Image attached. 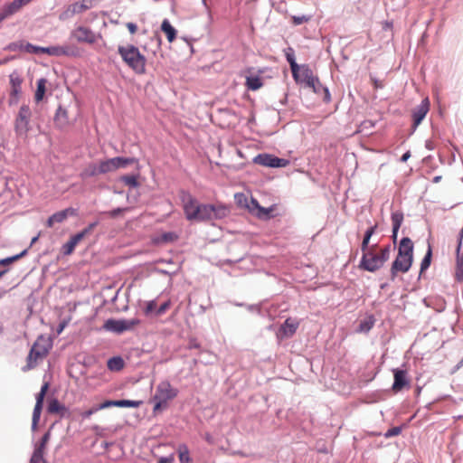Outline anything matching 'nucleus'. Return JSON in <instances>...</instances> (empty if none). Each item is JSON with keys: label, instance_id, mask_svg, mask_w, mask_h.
<instances>
[{"label": "nucleus", "instance_id": "f257e3e1", "mask_svg": "<svg viewBox=\"0 0 463 463\" xmlns=\"http://www.w3.org/2000/svg\"><path fill=\"white\" fill-rule=\"evenodd\" d=\"M184 212L189 221L205 222L221 219L227 214V209L222 205L201 204L190 194L183 198Z\"/></svg>", "mask_w": 463, "mask_h": 463}, {"label": "nucleus", "instance_id": "f03ea898", "mask_svg": "<svg viewBox=\"0 0 463 463\" xmlns=\"http://www.w3.org/2000/svg\"><path fill=\"white\" fill-rule=\"evenodd\" d=\"M392 250V248L390 244L382 248H379L377 244L372 245L371 250L363 253L359 269L369 272L379 270L390 259Z\"/></svg>", "mask_w": 463, "mask_h": 463}, {"label": "nucleus", "instance_id": "7ed1b4c3", "mask_svg": "<svg viewBox=\"0 0 463 463\" xmlns=\"http://www.w3.org/2000/svg\"><path fill=\"white\" fill-rule=\"evenodd\" d=\"M412 261L413 243L410 238H402L400 241L398 255L391 267L392 279H394L399 272L406 273L411 267Z\"/></svg>", "mask_w": 463, "mask_h": 463}, {"label": "nucleus", "instance_id": "20e7f679", "mask_svg": "<svg viewBox=\"0 0 463 463\" xmlns=\"http://www.w3.org/2000/svg\"><path fill=\"white\" fill-rule=\"evenodd\" d=\"M298 83L305 84L307 88L311 89L317 94H322L325 102L331 100V96L327 88L324 87L319 79L314 75L311 69L307 65L300 66L296 74H292Z\"/></svg>", "mask_w": 463, "mask_h": 463}, {"label": "nucleus", "instance_id": "39448f33", "mask_svg": "<svg viewBox=\"0 0 463 463\" xmlns=\"http://www.w3.org/2000/svg\"><path fill=\"white\" fill-rule=\"evenodd\" d=\"M118 52L122 61L136 73L144 74L146 72V58L137 47L133 44L119 45Z\"/></svg>", "mask_w": 463, "mask_h": 463}, {"label": "nucleus", "instance_id": "423d86ee", "mask_svg": "<svg viewBox=\"0 0 463 463\" xmlns=\"http://www.w3.org/2000/svg\"><path fill=\"white\" fill-rule=\"evenodd\" d=\"M177 394L178 390L174 388L168 381L159 383L153 396L154 413L166 409L169 402L174 400Z\"/></svg>", "mask_w": 463, "mask_h": 463}, {"label": "nucleus", "instance_id": "0eeeda50", "mask_svg": "<svg viewBox=\"0 0 463 463\" xmlns=\"http://www.w3.org/2000/svg\"><path fill=\"white\" fill-rule=\"evenodd\" d=\"M51 346V344L44 337H38L33 345L26 358V364L22 370L27 372L35 368L39 362L43 361L47 356Z\"/></svg>", "mask_w": 463, "mask_h": 463}, {"label": "nucleus", "instance_id": "6e6552de", "mask_svg": "<svg viewBox=\"0 0 463 463\" xmlns=\"http://www.w3.org/2000/svg\"><path fill=\"white\" fill-rule=\"evenodd\" d=\"M140 324V320L137 318L133 319H108L103 327L108 331L116 333H122L124 331L132 330Z\"/></svg>", "mask_w": 463, "mask_h": 463}, {"label": "nucleus", "instance_id": "1a4fd4ad", "mask_svg": "<svg viewBox=\"0 0 463 463\" xmlns=\"http://www.w3.org/2000/svg\"><path fill=\"white\" fill-rule=\"evenodd\" d=\"M71 37L78 43L93 44L97 42L99 35H97L90 28L80 25L71 33Z\"/></svg>", "mask_w": 463, "mask_h": 463}, {"label": "nucleus", "instance_id": "9d476101", "mask_svg": "<svg viewBox=\"0 0 463 463\" xmlns=\"http://www.w3.org/2000/svg\"><path fill=\"white\" fill-rule=\"evenodd\" d=\"M254 163L268 167H286L289 161L269 154H260L254 158Z\"/></svg>", "mask_w": 463, "mask_h": 463}, {"label": "nucleus", "instance_id": "9b49d317", "mask_svg": "<svg viewBox=\"0 0 463 463\" xmlns=\"http://www.w3.org/2000/svg\"><path fill=\"white\" fill-rule=\"evenodd\" d=\"M96 0H81L68 5L62 15L64 18L72 17L75 14H82L95 5Z\"/></svg>", "mask_w": 463, "mask_h": 463}, {"label": "nucleus", "instance_id": "f8f14e48", "mask_svg": "<svg viewBox=\"0 0 463 463\" xmlns=\"http://www.w3.org/2000/svg\"><path fill=\"white\" fill-rule=\"evenodd\" d=\"M41 53L51 56H77V48L71 45L42 47Z\"/></svg>", "mask_w": 463, "mask_h": 463}, {"label": "nucleus", "instance_id": "ddd939ff", "mask_svg": "<svg viewBox=\"0 0 463 463\" xmlns=\"http://www.w3.org/2000/svg\"><path fill=\"white\" fill-rule=\"evenodd\" d=\"M298 326L299 322L298 320L291 317L287 318L277 333L278 338L282 340L291 337L296 333Z\"/></svg>", "mask_w": 463, "mask_h": 463}, {"label": "nucleus", "instance_id": "4468645a", "mask_svg": "<svg viewBox=\"0 0 463 463\" xmlns=\"http://www.w3.org/2000/svg\"><path fill=\"white\" fill-rule=\"evenodd\" d=\"M430 100L428 98L422 99L421 103L413 109L412 110V128L416 129L417 127L421 123L423 118L426 117L430 110Z\"/></svg>", "mask_w": 463, "mask_h": 463}, {"label": "nucleus", "instance_id": "2eb2a0df", "mask_svg": "<svg viewBox=\"0 0 463 463\" xmlns=\"http://www.w3.org/2000/svg\"><path fill=\"white\" fill-rule=\"evenodd\" d=\"M393 384L392 390L397 393L406 387H410V379L407 376V372L401 369H393Z\"/></svg>", "mask_w": 463, "mask_h": 463}, {"label": "nucleus", "instance_id": "dca6fc26", "mask_svg": "<svg viewBox=\"0 0 463 463\" xmlns=\"http://www.w3.org/2000/svg\"><path fill=\"white\" fill-rule=\"evenodd\" d=\"M31 109L28 106L24 105L20 108L18 116L15 120V128L17 132H26L31 118Z\"/></svg>", "mask_w": 463, "mask_h": 463}, {"label": "nucleus", "instance_id": "f3484780", "mask_svg": "<svg viewBox=\"0 0 463 463\" xmlns=\"http://www.w3.org/2000/svg\"><path fill=\"white\" fill-rule=\"evenodd\" d=\"M10 85H11V91H10V103H17L19 95L21 94L22 90V82L23 80L20 78V76L14 72L10 74Z\"/></svg>", "mask_w": 463, "mask_h": 463}, {"label": "nucleus", "instance_id": "a211bd4d", "mask_svg": "<svg viewBox=\"0 0 463 463\" xmlns=\"http://www.w3.org/2000/svg\"><path fill=\"white\" fill-rule=\"evenodd\" d=\"M142 402L140 401H131V400H118V401H110L107 400L104 402L98 405L99 410L107 409L109 407H128V408H137L141 405Z\"/></svg>", "mask_w": 463, "mask_h": 463}, {"label": "nucleus", "instance_id": "6ab92c4d", "mask_svg": "<svg viewBox=\"0 0 463 463\" xmlns=\"http://www.w3.org/2000/svg\"><path fill=\"white\" fill-rule=\"evenodd\" d=\"M76 214V210L73 208H67L65 210L57 212L51 215L49 219L47 220V226L52 227L55 223H61L64 222L68 216H73Z\"/></svg>", "mask_w": 463, "mask_h": 463}, {"label": "nucleus", "instance_id": "aec40b11", "mask_svg": "<svg viewBox=\"0 0 463 463\" xmlns=\"http://www.w3.org/2000/svg\"><path fill=\"white\" fill-rule=\"evenodd\" d=\"M251 203L254 205V207L257 209V216L260 218V219H265V220H268V219H270V218H273L275 216H277L278 214L275 213L276 210H277V205L276 204H273L271 205L270 207L269 208H264L262 206H260L258 203L257 200L255 199H252L251 200Z\"/></svg>", "mask_w": 463, "mask_h": 463}, {"label": "nucleus", "instance_id": "412c9836", "mask_svg": "<svg viewBox=\"0 0 463 463\" xmlns=\"http://www.w3.org/2000/svg\"><path fill=\"white\" fill-rule=\"evenodd\" d=\"M463 240V228L460 230L458 233V239L456 245V253H457V269H456V279L458 281H462L463 279V259L459 255L461 242Z\"/></svg>", "mask_w": 463, "mask_h": 463}, {"label": "nucleus", "instance_id": "4be33fe9", "mask_svg": "<svg viewBox=\"0 0 463 463\" xmlns=\"http://www.w3.org/2000/svg\"><path fill=\"white\" fill-rule=\"evenodd\" d=\"M23 6L24 5L21 3L20 0H14L13 2L5 5L0 10V22L17 13Z\"/></svg>", "mask_w": 463, "mask_h": 463}, {"label": "nucleus", "instance_id": "5701e85b", "mask_svg": "<svg viewBox=\"0 0 463 463\" xmlns=\"http://www.w3.org/2000/svg\"><path fill=\"white\" fill-rule=\"evenodd\" d=\"M54 123L60 128H63L70 124L68 111L61 106H60L56 110Z\"/></svg>", "mask_w": 463, "mask_h": 463}, {"label": "nucleus", "instance_id": "b1692460", "mask_svg": "<svg viewBox=\"0 0 463 463\" xmlns=\"http://www.w3.org/2000/svg\"><path fill=\"white\" fill-rule=\"evenodd\" d=\"M51 433L47 431L41 439L40 442L36 445L32 457H36L37 458H43V455L46 450L47 444L50 440Z\"/></svg>", "mask_w": 463, "mask_h": 463}, {"label": "nucleus", "instance_id": "393cba45", "mask_svg": "<svg viewBox=\"0 0 463 463\" xmlns=\"http://www.w3.org/2000/svg\"><path fill=\"white\" fill-rule=\"evenodd\" d=\"M392 238L395 242L398 236L399 229L403 222V213L402 212H394L392 213Z\"/></svg>", "mask_w": 463, "mask_h": 463}, {"label": "nucleus", "instance_id": "a878e982", "mask_svg": "<svg viewBox=\"0 0 463 463\" xmlns=\"http://www.w3.org/2000/svg\"><path fill=\"white\" fill-rule=\"evenodd\" d=\"M99 175H102L100 172V164L99 163H91L88 165L80 173L81 178H89L93 177Z\"/></svg>", "mask_w": 463, "mask_h": 463}, {"label": "nucleus", "instance_id": "bb28decb", "mask_svg": "<svg viewBox=\"0 0 463 463\" xmlns=\"http://www.w3.org/2000/svg\"><path fill=\"white\" fill-rule=\"evenodd\" d=\"M111 159L113 161L114 167H115L116 171L118 169H120V168H126L129 165H132V164H135V163L136 164L138 163L137 159L135 158V157L117 156V157H113Z\"/></svg>", "mask_w": 463, "mask_h": 463}, {"label": "nucleus", "instance_id": "cd10ccee", "mask_svg": "<svg viewBox=\"0 0 463 463\" xmlns=\"http://www.w3.org/2000/svg\"><path fill=\"white\" fill-rule=\"evenodd\" d=\"M48 411L52 414H60L61 416H63L67 411V408L58 400L53 399L48 404Z\"/></svg>", "mask_w": 463, "mask_h": 463}, {"label": "nucleus", "instance_id": "c85d7f7f", "mask_svg": "<svg viewBox=\"0 0 463 463\" xmlns=\"http://www.w3.org/2000/svg\"><path fill=\"white\" fill-rule=\"evenodd\" d=\"M161 30L165 33L169 43H173L176 37V30L171 25L167 19H165L161 24Z\"/></svg>", "mask_w": 463, "mask_h": 463}, {"label": "nucleus", "instance_id": "c756f323", "mask_svg": "<svg viewBox=\"0 0 463 463\" xmlns=\"http://www.w3.org/2000/svg\"><path fill=\"white\" fill-rule=\"evenodd\" d=\"M96 225L97 222H92L89 224V226L82 230L80 232L71 236V240L74 241L76 245H78L86 236L90 235L92 232Z\"/></svg>", "mask_w": 463, "mask_h": 463}, {"label": "nucleus", "instance_id": "7c9ffc66", "mask_svg": "<svg viewBox=\"0 0 463 463\" xmlns=\"http://www.w3.org/2000/svg\"><path fill=\"white\" fill-rule=\"evenodd\" d=\"M107 366L110 371L119 372L125 366V362L120 356H114L109 359Z\"/></svg>", "mask_w": 463, "mask_h": 463}, {"label": "nucleus", "instance_id": "2f4dec72", "mask_svg": "<svg viewBox=\"0 0 463 463\" xmlns=\"http://www.w3.org/2000/svg\"><path fill=\"white\" fill-rule=\"evenodd\" d=\"M245 86L250 90H258L263 86L261 79L258 76H250L246 78Z\"/></svg>", "mask_w": 463, "mask_h": 463}, {"label": "nucleus", "instance_id": "473e14b6", "mask_svg": "<svg viewBox=\"0 0 463 463\" xmlns=\"http://www.w3.org/2000/svg\"><path fill=\"white\" fill-rule=\"evenodd\" d=\"M285 56H286L288 62L290 65V70H291L292 74H296L297 70L300 66H298V63L296 62L293 48L288 47L287 50H285Z\"/></svg>", "mask_w": 463, "mask_h": 463}, {"label": "nucleus", "instance_id": "72a5a7b5", "mask_svg": "<svg viewBox=\"0 0 463 463\" xmlns=\"http://www.w3.org/2000/svg\"><path fill=\"white\" fill-rule=\"evenodd\" d=\"M46 84H47L46 79L42 78V79L38 80L37 89H36L35 96H34L36 102H40L41 100H43L44 94H45V90H46Z\"/></svg>", "mask_w": 463, "mask_h": 463}, {"label": "nucleus", "instance_id": "f704fd0d", "mask_svg": "<svg viewBox=\"0 0 463 463\" xmlns=\"http://www.w3.org/2000/svg\"><path fill=\"white\" fill-rule=\"evenodd\" d=\"M178 458L180 463H190L191 458L189 455L188 447L185 444H180L177 449Z\"/></svg>", "mask_w": 463, "mask_h": 463}, {"label": "nucleus", "instance_id": "c9c22d12", "mask_svg": "<svg viewBox=\"0 0 463 463\" xmlns=\"http://www.w3.org/2000/svg\"><path fill=\"white\" fill-rule=\"evenodd\" d=\"M137 178H138V175H122L119 180L129 187L137 188L139 186Z\"/></svg>", "mask_w": 463, "mask_h": 463}, {"label": "nucleus", "instance_id": "e433bc0d", "mask_svg": "<svg viewBox=\"0 0 463 463\" xmlns=\"http://www.w3.org/2000/svg\"><path fill=\"white\" fill-rule=\"evenodd\" d=\"M374 325V319L372 317L362 320L359 324L357 332L359 333H366L372 329Z\"/></svg>", "mask_w": 463, "mask_h": 463}, {"label": "nucleus", "instance_id": "4c0bfd02", "mask_svg": "<svg viewBox=\"0 0 463 463\" xmlns=\"http://www.w3.org/2000/svg\"><path fill=\"white\" fill-rule=\"evenodd\" d=\"M99 164H100V172H102V175L116 171L111 158L103 160V161H99Z\"/></svg>", "mask_w": 463, "mask_h": 463}, {"label": "nucleus", "instance_id": "58836bf2", "mask_svg": "<svg viewBox=\"0 0 463 463\" xmlns=\"http://www.w3.org/2000/svg\"><path fill=\"white\" fill-rule=\"evenodd\" d=\"M431 256H432V250H431L430 245L429 244L426 255L424 256V258L420 263V274L422 272H424L430 267V261H431Z\"/></svg>", "mask_w": 463, "mask_h": 463}, {"label": "nucleus", "instance_id": "ea45409f", "mask_svg": "<svg viewBox=\"0 0 463 463\" xmlns=\"http://www.w3.org/2000/svg\"><path fill=\"white\" fill-rule=\"evenodd\" d=\"M25 254H26V250H24L20 254H16L12 257L2 259V260H0V266H9V265L13 264L14 262H15L16 260H18L19 259H21Z\"/></svg>", "mask_w": 463, "mask_h": 463}, {"label": "nucleus", "instance_id": "a19ab883", "mask_svg": "<svg viewBox=\"0 0 463 463\" xmlns=\"http://www.w3.org/2000/svg\"><path fill=\"white\" fill-rule=\"evenodd\" d=\"M43 409V404L35 403L33 412V428H35L40 420L41 412Z\"/></svg>", "mask_w": 463, "mask_h": 463}, {"label": "nucleus", "instance_id": "79ce46f5", "mask_svg": "<svg viewBox=\"0 0 463 463\" xmlns=\"http://www.w3.org/2000/svg\"><path fill=\"white\" fill-rule=\"evenodd\" d=\"M178 239V235L174 232H164L160 236L159 241L161 242H173Z\"/></svg>", "mask_w": 463, "mask_h": 463}, {"label": "nucleus", "instance_id": "37998d69", "mask_svg": "<svg viewBox=\"0 0 463 463\" xmlns=\"http://www.w3.org/2000/svg\"><path fill=\"white\" fill-rule=\"evenodd\" d=\"M49 389V383H44L41 388L40 392L36 396V403L43 404L46 392Z\"/></svg>", "mask_w": 463, "mask_h": 463}, {"label": "nucleus", "instance_id": "c03bdc74", "mask_svg": "<svg viewBox=\"0 0 463 463\" xmlns=\"http://www.w3.org/2000/svg\"><path fill=\"white\" fill-rule=\"evenodd\" d=\"M77 245L71 239L62 245L61 250L64 255H71Z\"/></svg>", "mask_w": 463, "mask_h": 463}, {"label": "nucleus", "instance_id": "a18cd8bd", "mask_svg": "<svg viewBox=\"0 0 463 463\" xmlns=\"http://www.w3.org/2000/svg\"><path fill=\"white\" fill-rule=\"evenodd\" d=\"M25 52H29V53H41V48L40 46H35V45H33L29 43H25L23 47H22Z\"/></svg>", "mask_w": 463, "mask_h": 463}, {"label": "nucleus", "instance_id": "49530a36", "mask_svg": "<svg viewBox=\"0 0 463 463\" xmlns=\"http://www.w3.org/2000/svg\"><path fill=\"white\" fill-rule=\"evenodd\" d=\"M309 17L308 16H306V15H302V16H292L291 17V21H292V24L294 25H299V24H302L304 23H307L309 21Z\"/></svg>", "mask_w": 463, "mask_h": 463}, {"label": "nucleus", "instance_id": "de8ad7c7", "mask_svg": "<svg viewBox=\"0 0 463 463\" xmlns=\"http://www.w3.org/2000/svg\"><path fill=\"white\" fill-rule=\"evenodd\" d=\"M150 43L156 46V49L152 50L153 54H156L161 48V38L159 36H153L150 38Z\"/></svg>", "mask_w": 463, "mask_h": 463}, {"label": "nucleus", "instance_id": "09e8293b", "mask_svg": "<svg viewBox=\"0 0 463 463\" xmlns=\"http://www.w3.org/2000/svg\"><path fill=\"white\" fill-rule=\"evenodd\" d=\"M369 243H370V238L366 237L364 235V239H363V241H362V244H361V250H362L363 253H364L367 250H371V246L369 245Z\"/></svg>", "mask_w": 463, "mask_h": 463}, {"label": "nucleus", "instance_id": "8fccbe9b", "mask_svg": "<svg viewBox=\"0 0 463 463\" xmlns=\"http://www.w3.org/2000/svg\"><path fill=\"white\" fill-rule=\"evenodd\" d=\"M126 26L131 34H135L137 32V25L134 23H127Z\"/></svg>", "mask_w": 463, "mask_h": 463}, {"label": "nucleus", "instance_id": "3c124183", "mask_svg": "<svg viewBox=\"0 0 463 463\" xmlns=\"http://www.w3.org/2000/svg\"><path fill=\"white\" fill-rule=\"evenodd\" d=\"M169 307H170V302L169 301L165 302L157 309V314L158 315L164 314L169 308Z\"/></svg>", "mask_w": 463, "mask_h": 463}, {"label": "nucleus", "instance_id": "603ef678", "mask_svg": "<svg viewBox=\"0 0 463 463\" xmlns=\"http://www.w3.org/2000/svg\"><path fill=\"white\" fill-rule=\"evenodd\" d=\"M156 307V302L154 300L149 301L146 307V314L151 313L152 311L155 310Z\"/></svg>", "mask_w": 463, "mask_h": 463}, {"label": "nucleus", "instance_id": "864d4df0", "mask_svg": "<svg viewBox=\"0 0 463 463\" xmlns=\"http://www.w3.org/2000/svg\"><path fill=\"white\" fill-rule=\"evenodd\" d=\"M400 432H401V429H400V428H398V427H395V428L390 429V430L386 432L385 436H386V437L396 436V435H398Z\"/></svg>", "mask_w": 463, "mask_h": 463}, {"label": "nucleus", "instance_id": "5fc2aeb1", "mask_svg": "<svg viewBox=\"0 0 463 463\" xmlns=\"http://www.w3.org/2000/svg\"><path fill=\"white\" fill-rule=\"evenodd\" d=\"M98 411H99V410L98 409V406H97V407H93V408H91V409H90V410H88V411H84V412L82 413V417H83V418H90L93 413L97 412Z\"/></svg>", "mask_w": 463, "mask_h": 463}, {"label": "nucleus", "instance_id": "6e6d98bb", "mask_svg": "<svg viewBox=\"0 0 463 463\" xmlns=\"http://www.w3.org/2000/svg\"><path fill=\"white\" fill-rule=\"evenodd\" d=\"M125 211H127V208H117V209H114V210L110 211V212L109 213V215L110 217H116V216H118L119 213H123V212H125Z\"/></svg>", "mask_w": 463, "mask_h": 463}, {"label": "nucleus", "instance_id": "4d7b16f0", "mask_svg": "<svg viewBox=\"0 0 463 463\" xmlns=\"http://www.w3.org/2000/svg\"><path fill=\"white\" fill-rule=\"evenodd\" d=\"M175 460L174 455H170L169 457L160 458L158 463H173Z\"/></svg>", "mask_w": 463, "mask_h": 463}, {"label": "nucleus", "instance_id": "13d9d810", "mask_svg": "<svg viewBox=\"0 0 463 463\" xmlns=\"http://www.w3.org/2000/svg\"><path fill=\"white\" fill-rule=\"evenodd\" d=\"M376 229H377V224H374L373 226H371L369 229H367V231L365 232L364 235L371 239V237L375 232Z\"/></svg>", "mask_w": 463, "mask_h": 463}, {"label": "nucleus", "instance_id": "bf43d9fd", "mask_svg": "<svg viewBox=\"0 0 463 463\" xmlns=\"http://www.w3.org/2000/svg\"><path fill=\"white\" fill-rule=\"evenodd\" d=\"M29 463H45L44 458H37L36 457H32Z\"/></svg>", "mask_w": 463, "mask_h": 463}, {"label": "nucleus", "instance_id": "052dcab7", "mask_svg": "<svg viewBox=\"0 0 463 463\" xmlns=\"http://www.w3.org/2000/svg\"><path fill=\"white\" fill-rule=\"evenodd\" d=\"M411 157V152L410 151H407L406 153H404L401 158V161L402 162H406L409 158Z\"/></svg>", "mask_w": 463, "mask_h": 463}, {"label": "nucleus", "instance_id": "680f3d73", "mask_svg": "<svg viewBox=\"0 0 463 463\" xmlns=\"http://www.w3.org/2000/svg\"><path fill=\"white\" fill-rule=\"evenodd\" d=\"M21 3L24 5H28L29 3H31L33 0H20Z\"/></svg>", "mask_w": 463, "mask_h": 463}, {"label": "nucleus", "instance_id": "e2e57ef3", "mask_svg": "<svg viewBox=\"0 0 463 463\" xmlns=\"http://www.w3.org/2000/svg\"><path fill=\"white\" fill-rule=\"evenodd\" d=\"M440 179H441V176H435L433 179V182L438 183V182H439Z\"/></svg>", "mask_w": 463, "mask_h": 463}, {"label": "nucleus", "instance_id": "0e129e2a", "mask_svg": "<svg viewBox=\"0 0 463 463\" xmlns=\"http://www.w3.org/2000/svg\"><path fill=\"white\" fill-rule=\"evenodd\" d=\"M64 328V325H61L60 326V329L58 330L59 333H61L62 331V329Z\"/></svg>", "mask_w": 463, "mask_h": 463}, {"label": "nucleus", "instance_id": "69168bd1", "mask_svg": "<svg viewBox=\"0 0 463 463\" xmlns=\"http://www.w3.org/2000/svg\"><path fill=\"white\" fill-rule=\"evenodd\" d=\"M6 271H7L6 269H5V270H2V271H0V278H1V277H2V276H3Z\"/></svg>", "mask_w": 463, "mask_h": 463}, {"label": "nucleus", "instance_id": "338daca9", "mask_svg": "<svg viewBox=\"0 0 463 463\" xmlns=\"http://www.w3.org/2000/svg\"><path fill=\"white\" fill-rule=\"evenodd\" d=\"M375 87H376V88H378V87H379V83H377L376 81H375Z\"/></svg>", "mask_w": 463, "mask_h": 463}, {"label": "nucleus", "instance_id": "774afa93", "mask_svg": "<svg viewBox=\"0 0 463 463\" xmlns=\"http://www.w3.org/2000/svg\"><path fill=\"white\" fill-rule=\"evenodd\" d=\"M143 48H144V50H145V51H146V50H147L146 45H145Z\"/></svg>", "mask_w": 463, "mask_h": 463}]
</instances>
